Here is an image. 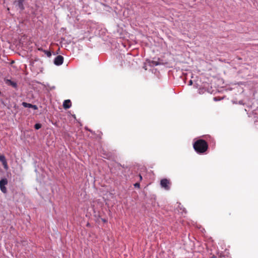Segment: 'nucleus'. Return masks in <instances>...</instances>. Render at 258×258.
<instances>
[{
  "instance_id": "nucleus-1",
  "label": "nucleus",
  "mask_w": 258,
  "mask_h": 258,
  "mask_svg": "<svg viewBox=\"0 0 258 258\" xmlns=\"http://www.w3.org/2000/svg\"><path fill=\"white\" fill-rule=\"evenodd\" d=\"M207 143L203 140H198L194 144V148L198 153H204L208 149Z\"/></svg>"
},
{
  "instance_id": "nucleus-2",
  "label": "nucleus",
  "mask_w": 258,
  "mask_h": 258,
  "mask_svg": "<svg viewBox=\"0 0 258 258\" xmlns=\"http://www.w3.org/2000/svg\"><path fill=\"white\" fill-rule=\"evenodd\" d=\"M160 185L161 186L165 189L169 190L170 189V182L169 180L167 179H162L160 181Z\"/></svg>"
},
{
  "instance_id": "nucleus-3",
  "label": "nucleus",
  "mask_w": 258,
  "mask_h": 258,
  "mask_svg": "<svg viewBox=\"0 0 258 258\" xmlns=\"http://www.w3.org/2000/svg\"><path fill=\"white\" fill-rule=\"evenodd\" d=\"M8 184V180L6 178H3L0 180V188L1 191L6 194L7 191L6 185Z\"/></svg>"
},
{
  "instance_id": "nucleus-4",
  "label": "nucleus",
  "mask_w": 258,
  "mask_h": 258,
  "mask_svg": "<svg viewBox=\"0 0 258 258\" xmlns=\"http://www.w3.org/2000/svg\"><path fill=\"white\" fill-rule=\"evenodd\" d=\"M63 57L61 55H57L54 60V63L56 66H60L62 64Z\"/></svg>"
},
{
  "instance_id": "nucleus-5",
  "label": "nucleus",
  "mask_w": 258,
  "mask_h": 258,
  "mask_svg": "<svg viewBox=\"0 0 258 258\" xmlns=\"http://www.w3.org/2000/svg\"><path fill=\"white\" fill-rule=\"evenodd\" d=\"M0 161L2 162L4 167L5 169L7 170L8 169V166L7 164V160L4 155H0Z\"/></svg>"
},
{
  "instance_id": "nucleus-6",
  "label": "nucleus",
  "mask_w": 258,
  "mask_h": 258,
  "mask_svg": "<svg viewBox=\"0 0 258 258\" xmlns=\"http://www.w3.org/2000/svg\"><path fill=\"white\" fill-rule=\"evenodd\" d=\"M71 106V102L70 100H66L63 103V107L64 109L70 108Z\"/></svg>"
},
{
  "instance_id": "nucleus-7",
  "label": "nucleus",
  "mask_w": 258,
  "mask_h": 258,
  "mask_svg": "<svg viewBox=\"0 0 258 258\" xmlns=\"http://www.w3.org/2000/svg\"><path fill=\"white\" fill-rule=\"evenodd\" d=\"M22 105L25 107L31 108L32 104L26 102H23Z\"/></svg>"
},
{
  "instance_id": "nucleus-8",
  "label": "nucleus",
  "mask_w": 258,
  "mask_h": 258,
  "mask_svg": "<svg viewBox=\"0 0 258 258\" xmlns=\"http://www.w3.org/2000/svg\"><path fill=\"white\" fill-rule=\"evenodd\" d=\"M24 2V0H19V6L20 8L22 10L24 9L23 3Z\"/></svg>"
},
{
  "instance_id": "nucleus-9",
  "label": "nucleus",
  "mask_w": 258,
  "mask_h": 258,
  "mask_svg": "<svg viewBox=\"0 0 258 258\" xmlns=\"http://www.w3.org/2000/svg\"><path fill=\"white\" fill-rule=\"evenodd\" d=\"M43 52L45 53V54L48 56L50 57L51 55V52L47 50H43Z\"/></svg>"
},
{
  "instance_id": "nucleus-10",
  "label": "nucleus",
  "mask_w": 258,
  "mask_h": 258,
  "mask_svg": "<svg viewBox=\"0 0 258 258\" xmlns=\"http://www.w3.org/2000/svg\"><path fill=\"white\" fill-rule=\"evenodd\" d=\"M41 127V125L39 123H36L35 125V128L36 130H38V129L40 128Z\"/></svg>"
},
{
  "instance_id": "nucleus-11",
  "label": "nucleus",
  "mask_w": 258,
  "mask_h": 258,
  "mask_svg": "<svg viewBox=\"0 0 258 258\" xmlns=\"http://www.w3.org/2000/svg\"><path fill=\"white\" fill-rule=\"evenodd\" d=\"M134 186L135 187H140V184L139 183H136L135 184H134Z\"/></svg>"
},
{
  "instance_id": "nucleus-12",
  "label": "nucleus",
  "mask_w": 258,
  "mask_h": 258,
  "mask_svg": "<svg viewBox=\"0 0 258 258\" xmlns=\"http://www.w3.org/2000/svg\"><path fill=\"white\" fill-rule=\"evenodd\" d=\"M31 108H33L34 109H37V106L35 105H32V106L31 107Z\"/></svg>"
},
{
  "instance_id": "nucleus-13",
  "label": "nucleus",
  "mask_w": 258,
  "mask_h": 258,
  "mask_svg": "<svg viewBox=\"0 0 258 258\" xmlns=\"http://www.w3.org/2000/svg\"><path fill=\"white\" fill-rule=\"evenodd\" d=\"M38 50H40V51H42L43 52V50H43L42 48H38Z\"/></svg>"
},
{
  "instance_id": "nucleus-14",
  "label": "nucleus",
  "mask_w": 258,
  "mask_h": 258,
  "mask_svg": "<svg viewBox=\"0 0 258 258\" xmlns=\"http://www.w3.org/2000/svg\"><path fill=\"white\" fill-rule=\"evenodd\" d=\"M189 85H191L192 84V81H191V80H190V81H189Z\"/></svg>"
},
{
  "instance_id": "nucleus-15",
  "label": "nucleus",
  "mask_w": 258,
  "mask_h": 258,
  "mask_svg": "<svg viewBox=\"0 0 258 258\" xmlns=\"http://www.w3.org/2000/svg\"><path fill=\"white\" fill-rule=\"evenodd\" d=\"M139 177L140 180L142 179V176L141 175H139Z\"/></svg>"
},
{
  "instance_id": "nucleus-16",
  "label": "nucleus",
  "mask_w": 258,
  "mask_h": 258,
  "mask_svg": "<svg viewBox=\"0 0 258 258\" xmlns=\"http://www.w3.org/2000/svg\"><path fill=\"white\" fill-rule=\"evenodd\" d=\"M13 85H14V86H16V84H15V83H14V84H13Z\"/></svg>"
}]
</instances>
